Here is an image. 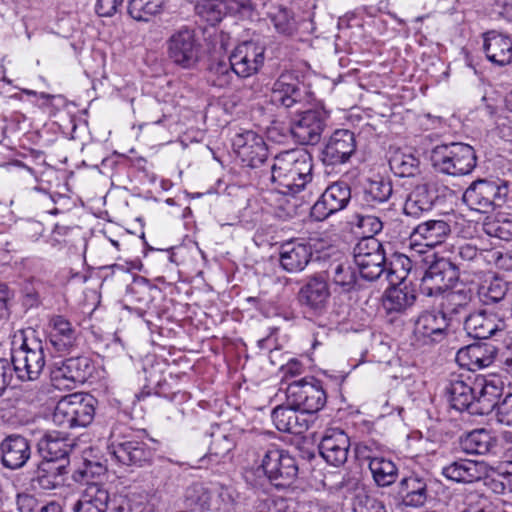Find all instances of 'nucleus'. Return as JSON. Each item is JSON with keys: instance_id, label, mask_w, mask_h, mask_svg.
Instances as JSON below:
<instances>
[{"instance_id": "nucleus-33", "label": "nucleus", "mask_w": 512, "mask_h": 512, "mask_svg": "<svg viewBox=\"0 0 512 512\" xmlns=\"http://www.w3.org/2000/svg\"><path fill=\"white\" fill-rule=\"evenodd\" d=\"M485 470L486 466L483 462L461 459L443 467L442 474L448 480L457 483H472L480 480Z\"/></svg>"}, {"instance_id": "nucleus-40", "label": "nucleus", "mask_w": 512, "mask_h": 512, "mask_svg": "<svg viewBox=\"0 0 512 512\" xmlns=\"http://www.w3.org/2000/svg\"><path fill=\"white\" fill-rule=\"evenodd\" d=\"M508 291L509 283L507 281L493 277L479 286L477 294L483 305H503L506 302Z\"/></svg>"}, {"instance_id": "nucleus-56", "label": "nucleus", "mask_w": 512, "mask_h": 512, "mask_svg": "<svg viewBox=\"0 0 512 512\" xmlns=\"http://www.w3.org/2000/svg\"><path fill=\"white\" fill-rule=\"evenodd\" d=\"M151 290L152 288L149 283L143 279L135 281L133 285L128 288L129 294L141 305V307H139L140 310L144 307H149L152 301Z\"/></svg>"}, {"instance_id": "nucleus-14", "label": "nucleus", "mask_w": 512, "mask_h": 512, "mask_svg": "<svg viewBox=\"0 0 512 512\" xmlns=\"http://www.w3.org/2000/svg\"><path fill=\"white\" fill-rule=\"evenodd\" d=\"M307 86L292 73H282L273 83L270 101L273 105L286 109L308 101Z\"/></svg>"}, {"instance_id": "nucleus-13", "label": "nucleus", "mask_w": 512, "mask_h": 512, "mask_svg": "<svg viewBox=\"0 0 512 512\" xmlns=\"http://www.w3.org/2000/svg\"><path fill=\"white\" fill-rule=\"evenodd\" d=\"M357 148L355 134L348 129L335 130L323 143L320 159L324 165L347 163Z\"/></svg>"}, {"instance_id": "nucleus-46", "label": "nucleus", "mask_w": 512, "mask_h": 512, "mask_svg": "<svg viewBox=\"0 0 512 512\" xmlns=\"http://www.w3.org/2000/svg\"><path fill=\"white\" fill-rule=\"evenodd\" d=\"M111 497L104 484L92 482L87 483L78 501L90 504L100 511L107 512Z\"/></svg>"}, {"instance_id": "nucleus-34", "label": "nucleus", "mask_w": 512, "mask_h": 512, "mask_svg": "<svg viewBox=\"0 0 512 512\" xmlns=\"http://www.w3.org/2000/svg\"><path fill=\"white\" fill-rule=\"evenodd\" d=\"M439 307L449 320L460 314H466L473 298L470 288L463 287L457 290L448 289L439 294Z\"/></svg>"}, {"instance_id": "nucleus-58", "label": "nucleus", "mask_w": 512, "mask_h": 512, "mask_svg": "<svg viewBox=\"0 0 512 512\" xmlns=\"http://www.w3.org/2000/svg\"><path fill=\"white\" fill-rule=\"evenodd\" d=\"M495 419L499 424L512 427V393L507 394L498 404Z\"/></svg>"}, {"instance_id": "nucleus-1", "label": "nucleus", "mask_w": 512, "mask_h": 512, "mask_svg": "<svg viewBox=\"0 0 512 512\" xmlns=\"http://www.w3.org/2000/svg\"><path fill=\"white\" fill-rule=\"evenodd\" d=\"M256 467L244 470L245 482L255 489H261L268 482L276 489L291 487L298 477V464L288 451L275 445L253 449Z\"/></svg>"}, {"instance_id": "nucleus-3", "label": "nucleus", "mask_w": 512, "mask_h": 512, "mask_svg": "<svg viewBox=\"0 0 512 512\" xmlns=\"http://www.w3.org/2000/svg\"><path fill=\"white\" fill-rule=\"evenodd\" d=\"M430 160L437 172L450 176L468 175L477 165L474 148L461 142L437 145L431 151Z\"/></svg>"}, {"instance_id": "nucleus-44", "label": "nucleus", "mask_w": 512, "mask_h": 512, "mask_svg": "<svg viewBox=\"0 0 512 512\" xmlns=\"http://www.w3.org/2000/svg\"><path fill=\"white\" fill-rule=\"evenodd\" d=\"M389 166L399 177H414L420 172V161L411 153L395 151L389 159Z\"/></svg>"}, {"instance_id": "nucleus-28", "label": "nucleus", "mask_w": 512, "mask_h": 512, "mask_svg": "<svg viewBox=\"0 0 512 512\" xmlns=\"http://www.w3.org/2000/svg\"><path fill=\"white\" fill-rule=\"evenodd\" d=\"M49 326V341L56 351L70 352L76 347L78 332L68 319L62 315H54L49 320Z\"/></svg>"}, {"instance_id": "nucleus-25", "label": "nucleus", "mask_w": 512, "mask_h": 512, "mask_svg": "<svg viewBox=\"0 0 512 512\" xmlns=\"http://www.w3.org/2000/svg\"><path fill=\"white\" fill-rule=\"evenodd\" d=\"M392 183L389 179L376 177L368 179L362 188L360 206L364 211L380 210L391 198Z\"/></svg>"}, {"instance_id": "nucleus-48", "label": "nucleus", "mask_w": 512, "mask_h": 512, "mask_svg": "<svg viewBox=\"0 0 512 512\" xmlns=\"http://www.w3.org/2000/svg\"><path fill=\"white\" fill-rule=\"evenodd\" d=\"M234 74L230 59L228 62L217 61L210 64L207 80L212 86L225 88L231 84Z\"/></svg>"}, {"instance_id": "nucleus-35", "label": "nucleus", "mask_w": 512, "mask_h": 512, "mask_svg": "<svg viewBox=\"0 0 512 512\" xmlns=\"http://www.w3.org/2000/svg\"><path fill=\"white\" fill-rule=\"evenodd\" d=\"M500 396L499 388L492 382L479 381L471 415H487L493 410L496 412L502 400Z\"/></svg>"}, {"instance_id": "nucleus-2", "label": "nucleus", "mask_w": 512, "mask_h": 512, "mask_svg": "<svg viewBox=\"0 0 512 512\" xmlns=\"http://www.w3.org/2000/svg\"><path fill=\"white\" fill-rule=\"evenodd\" d=\"M313 158L305 149L284 151L274 158L271 181L282 193H298L312 179Z\"/></svg>"}, {"instance_id": "nucleus-49", "label": "nucleus", "mask_w": 512, "mask_h": 512, "mask_svg": "<svg viewBox=\"0 0 512 512\" xmlns=\"http://www.w3.org/2000/svg\"><path fill=\"white\" fill-rule=\"evenodd\" d=\"M328 273H331L333 283L339 286L343 292H349L355 289L357 285V275L355 269L350 265L340 263L331 266Z\"/></svg>"}, {"instance_id": "nucleus-60", "label": "nucleus", "mask_w": 512, "mask_h": 512, "mask_svg": "<svg viewBox=\"0 0 512 512\" xmlns=\"http://www.w3.org/2000/svg\"><path fill=\"white\" fill-rule=\"evenodd\" d=\"M69 460H50L42 459L39 465L45 468L46 473L54 475L58 479H64V476L68 473Z\"/></svg>"}, {"instance_id": "nucleus-38", "label": "nucleus", "mask_w": 512, "mask_h": 512, "mask_svg": "<svg viewBox=\"0 0 512 512\" xmlns=\"http://www.w3.org/2000/svg\"><path fill=\"white\" fill-rule=\"evenodd\" d=\"M451 232L450 225L444 220H429L414 228L413 235L425 241V246L435 247L445 241Z\"/></svg>"}, {"instance_id": "nucleus-37", "label": "nucleus", "mask_w": 512, "mask_h": 512, "mask_svg": "<svg viewBox=\"0 0 512 512\" xmlns=\"http://www.w3.org/2000/svg\"><path fill=\"white\" fill-rule=\"evenodd\" d=\"M460 447L467 454L485 455L497 447V440L485 429H476L460 439Z\"/></svg>"}, {"instance_id": "nucleus-6", "label": "nucleus", "mask_w": 512, "mask_h": 512, "mask_svg": "<svg viewBox=\"0 0 512 512\" xmlns=\"http://www.w3.org/2000/svg\"><path fill=\"white\" fill-rule=\"evenodd\" d=\"M353 258L360 276L367 281H375L386 273L384 247L373 236H365L357 242L353 248Z\"/></svg>"}, {"instance_id": "nucleus-47", "label": "nucleus", "mask_w": 512, "mask_h": 512, "mask_svg": "<svg viewBox=\"0 0 512 512\" xmlns=\"http://www.w3.org/2000/svg\"><path fill=\"white\" fill-rule=\"evenodd\" d=\"M165 0H130L128 13L136 21L148 22L161 13Z\"/></svg>"}, {"instance_id": "nucleus-9", "label": "nucleus", "mask_w": 512, "mask_h": 512, "mask_svg": "<svg viewBox=\"0 0 512 512\" xmlns=\"http://www.w3.org/2000/svg\"><path fill=\"white\" fill-rule=\"evenodd\" d=\"M460 276V267L448 258H435L426 269L420 283V293L437 297L450 289Z\"/></svg>"}, {"instance_id": "nucleus-27", "label": "nucleus", "mask_w": 512, "mask_h": 512, "mask_svg": "<svg viewBox=\"0 0 512 512\" xmlns=\"http://www.w3.org/2000/svg\"><path fill=\"white\" fill-rule=\"evenodd\" d=\"M308 415L306 412L286 403V406L274 408L271 417L279 431L299 435L309 429L310 420Z\"/></svg>"}, {"instance_id": "nucleus-42", "label": "nucleus", "mask_w": 512, "mask_h": 512, "mask_svg": "<svg viewBox=\"0 0 512 512\" xmlns=\"http://www.w3.org/2000/svg\"><path fill=\"white\" fill-rule=\"evenodd\" d=\"M194 4L195 15L200 21L209 26H216L219 24L226 12L223 11V3L219 0H187Z\"/></svg>"}, {"instance_id": "nucleus-52", "label": "nucleus", "mask_w": 512, "mask_h": 512, "mask_svg": "<svg viewBox=\"0 0 512 512\" xmlns=\"http://www.w3.org/2000/svg\"><path fill=\"white\" fill-rule=\"evenodd\" d=\"M484 232L490 237L504 241L512 240V220L508 218H495L484 222Z\"/></svg>"}, {"instance_id": "nucleus-64", "label": "nucleus", "mask_w": 512, "mask_h": 512, "mask_svg": "<svg viewBox=\"0 0 512 512\" xmlns=\"http://www.w3.org/2000/svg\"><path fill=\"white\" fill-rule=\"evenodd\" d=\"M481 499L476 503H470L461 512H505L504 510L495 506L487 498L480 497Z\"/></svg>"}, {"instance_id": "nucleus-31", "label": "nucleus", "mask_w": 512, "mask_h": 512, "mask_svg": "<svg viewBox=\"0 0 512 512\" xmlns=\"http://www.w3.org/2000/svg\"><path fill=\"white\" fill-rule=\"evenodd\" d=\"M71 450L67 436L58 431L46 432L37 443V452L42 459L66 461Z\"/></svg>"}, {"instance_id": "nucleus-26", "label": "nucleus", "mask_w": 512, "mask_h": 512, "mask_svg": "<svg viewBox=\"0 0 512 512\" xmlns=\"http://www.w3.org/2000/svg\"><path fill=\"white\" fill-rule=\"evenodd\" d=\"M506 328L505 321L486 311L465 316L464 329L475 339H488Z\"/></svg>"}, {"instance_id": "nucleus-19", "label": "nucleus", "mask_w": 512, "mask_h": 512, "mask_svg": "<svg viewBox=\"0 0 512 512\" xmlns=\"http://www.w3.org/2000/svg\"><path fill=\"white\" fill-rule=\"evenodd\" d=\"M449 319L439 310H425L415 321L414 332L424 344L442 342L448 335Z\"/></svg>"}, {"instance_id": "nucleus-18", "label": "nucleus", "mask_w": 512, "mask_h": 512, "mask_svg": "<svg viewBox=\"0 0 512 512\" xmlns=\"http://www.w3.org/2000/svg\"><path fill=\"white\" fill-rule=\"evenodd\" d=\"M234 149L242 163L251 168L262 165L268 156V149L262 136L247 130L237 134L233 140Z\"/></svg>"}, {"instance_id": "nucleus-57", "label": "nucleus", "mask_w": 512, "mask_h": 512, "mask_svg": "<svg viewBox=\"0 0 512 512\" xmlns=\"http://www.w3.org/2000/svg\"><path fill=\"white\" fill-rule=\"evenodd\" d=\"M353 512H387V510L382 501L365 495L356 498Z\"/></svg>"}, {"instance_id": "nucleus-59", "label": "nucleus", "mask_w": 512, "mask_h": 512, "mask_svg": "<svg viewBox=\"0 0 512 512\" xmlns=\"http://www.w3.org/2000/svg\"><path fill=\"white\" fill-rule=\"evenodd\" d=\"M481 257L482 252L470 243L460 245L455 252V260L459 261L458 265L477 262Z\"/></svg>"}, {"instance_id": "nucleus-4", "label": "nucleus", "mask_w": 512, "mask_h": 512, "mask_svg": "<svg viewBox=\"0 0 512 512\" xmlns=\"http://www.w3.org/2000/svg\"><path fill=\"white\" fill-rule=\"evenodd\" d=\"M107 449L117 462L127 466L150 465L155 455V450L132 432L117 433L113 430Z\"/></svg>"}, {"instance_id": "nucleus-54", "label": "nucleus", "mask_w": 512, "mask_h": 512, "mask_svg": "<svg viewBox=\"0 0 512 512\" xmlns=\"http://www.w3.org/2000/svg\"><path fill=\"white\" fill-rule=\"evenodd\" d=\"M382 452V445L374 440H366L358 442L355 445V455L359 461H367L368 465L372 461L379 460Z\"/></svg>"}, {"instance_id": "nucleus-63", "label": "nucleus", "mask_w": 512, "mask_h": 512, "mask_svg": "<svg viewBox=\"0 0 512 512\" xmlns=\"http://www.w3.org/2000/svg\"><path fill=\"white\" fill-rule=\"evenodd\" d=\"M107 512H132V506L127 496L113 494Z\"/></svg>"}, {"instance_id": "nucleus-62", "label": "nucleus", "mask_w": 512, "mask_h": 512, "mask_svg": "<svg viewBox=\"0 0 512 512\" xmlns=\"http://www.w3.org/2000/svg\"><path fill=\"white\" fill-rule=\"evenodd\" d=\"M17 507L19 512H39L41 506L33 495L18 494Z\"/></svg>"}, {"instance_id": "nucleus-41", "label": "nucleus", "mask_w": 512, "mask_h": 512, "mask_svg": "<svg viewBox=\"0 0 512 512\" xmlns=\"http://www.w3.org/2000/svg\"><path fill=\"white\" fill-rule=\"evenodd\" d=\"M268 16L278 34L292 37L298 32L299 21L291 9L278 6Z\"/></svg>"}, {"instance_id": "nucleus-24", "label": "nucleus", "mask_w": 512, "mask_h": 512, "mask_svg": "<svg viewBox=\"0 0 512 512\" xmlns=\"http://www.w3.org/2000/svg\"><path fill=\"white\" fill-rule=\"evenodd\" d=\"M430 480L418 474L404 477L398 483L397 495L406 507L420 508L429 499L428 484Z\"/></svg>"}, {"instance_id": "nucleus-12", "label": "nucleus", "mask_w": 512, "mask_h": 512, "mask_svg": "<svg viewBox=\"0 0 512 512\" xmlns=\"http://www.w3.org/2000/svg\"><path fill=\"white\" fill-rule=\"evenodd\" d=\"M330 290L326 277L316 274L307 279L298 292V302L309 317L320 316L327 310Z\"/></svg>"}, {"instance_id": "nucleus-15", "label": "nucleus", "mask_w": 512, "mask_h": 512, "mask_svg": "<svg viewBox=\"0 0 512 512\" xmlns=\"http://www.w3.org/2000/svg\"><path fill=\"white\" fill-rule=\"evenodd\" d=\"M92 360L87 356L70 357L56 364L52 370V380L56 386L74 388L84 384L93 374Z\"/></svg>"}, {"instance_id": "nucleus-43", "label": "nucleus", "mask_w": 512, "mask_h": 512, "mask_svg": "<svg viewBox=\"0 0 512 512\" xmlns=\"http://www.w3.org/2000/svg\"><path fill=\"white\" fill-rule=\"evenodd\" d=\"M368 468L378 487H388L397 480L398 468L390 459L381 457L379 460L372 461Z\"/></svg>"}, {"instance_id": "nucleus-39", "label": "nucleus", "mask_w": 512, "mask_h": 512, "mask_svg": "<svg viewBox=\"0 0 512 512\" xmlns=\"http://www.w3.org/2000/svg\"><path fill=\"white\" fill-rule=\"evenodd\" d=\"M70 403L73 407V421L75 427H86L95 415L96 399L91 395L80 393L70 394Z\"/></svg>"}, {"instance_id": "nucleus-61", "label": "nucleus", "mask_w": 512, "mask_h": 512, "mask_svg": "<svg viewBox=\"0 0 512 512\" xmlns=\"http://www.w3.org/2000/svg\"><path fill=\"white\" fill-rule=\"evenodd\" d=\"M223 3V11L230 14H246L251 12V0H219Z\"/></svg>"}, {"instance_id": "nucleus-36", "label": "nucleus", "mask_w": 512, "mask_h": 512, "mask_svg": "<svg viewBox=\"0 0 512 512\" xmlns=\"http://www.w3.org/2000/svg\"><path fill=\"white\" fill-rule=\"evenodd\" d=\"M416 298L413 288L392 285L385 292L383 306L388 313H403L415 304Z\"/></svg>"}, {"instance_id": "nucleus-16", "label": "nucleus", "mask_w": 512, "mask_h": 512, "mask_svg": "<svg viewBox=\"0 0 512 512\" xmlns=\"http://www.w3.org/2000/svg\"><path fill=\"white\" fill-rule=\"evenodd\" d=\"M351 200V188L344 181L329 185L311 208V216L316 221H323L330 215L343 210Z\"/></svg>"}, {"instance_id": "nucleus-30", "label": "nucleus", "mask_w": 512, "mask_h": 512, "mask_svg": "<svg viewBox=\"0 0 512 512\" xmlns=\"http://www.w3.org/2000/svg\"><path fill=\"white\" fill-rule=\"evenodd\" d=\"M483 50L487 59L498 66H506L512 62V38L507 35L495 31L487 32Z\"/></svg>"}, {"instance_id": "nucleus-22", "label": "nucleus", "mask_w": 512, "mask_h": 512, "mask_svg": "<svg viewBox=\"0 0 512 512\" xmlns=\"http://www.w3.org/2000/svg\"><path fill=\"white\" fill-rule=\"evenodd\" d=\"M0 454L5 468L18 470L31 458L30 441L20 434L7 435L0 443Z\"/></svg>"}, {"instance_id": "nucleus-17", "label": "nucleus", "mask_w": 512, "mask_h": 512, "mask_svg": "<svg viewBox=\"0 0 512 512\" xmlns=\"http://www.w3.org/2000/svg\"><path fill=\"white\" fill-rule=\"evenodd\" d=\"M264 53V46L252 40L239 44L229 56L235 75L247 78L255 74L264 63Z\"/></svg>"}, {"instance_id": "nucleus-55", "label": "nucleus", "mask_w": 512, "mask_h": 512, "mask_svg": "<svg viewBox=\"0 0 512 512\" xmlns=\"http://www.w3.org/2000/svg\"><path fill=\"white\" fill-rule=\"evenodd\" d=\"M31 481L34 488L38 487L42 490H53L61 486L64 479H58L54 475L46 473L45 468L38 464Z\"/></svg>"}, {"instance_id": "nucleus-51", "label": "nucleus", "mask_w": 512, "mask_h": 512, "mask_svg": "<svg viewBox=\"0 0 512 512\" xmlns=\"http://www.w3.org/2000/svg\"><path fill=\"white\" fill-rule=\"evenodd\" d=\"M70 395L62 397L53 412V423L63 429L75 428L73 421V407L70 403Z\"/></svg>"}, {"instance_id": "nucleus-10", "label": "nucleus", "mask_w": 512, "mask_h": 512, "mask_svg": "<svg viewBox=\"0 0 512 512\" xmlns=\"http://www.w3.org/2000/svg\"><path fill=\"white\" fill-rule=\"evenodd\" d=\"M329 115L324 108L308 109L300 112L291 122L290 132L302 145L319 143L327 126Z\"/></svg>"}, {"instance_id": "nucleus-8", "label": "nucleus", "mask_w": 512, "mask_h": 512, "mask_svg": "<svg viewBox=\"0 0 512 512\" xmlns=\"http://www.w3.org/2000/svg\"><path fill=\"white\" fill-rule=\"evenodd\" d=\"M326 401L327 395L321 381L313 377L293 381L286 388V403L309 415L320 411Z\"/></svg>"}, {"instance_id": "nucleus-20", "label": "nucleus", "mask_w": 512, "mask_h": 512, "mask_svg": "<svg viewBox=\"0 0 512 512\" xmlns=\"http://www.w3.org/2000/svg\"><path fill=\"white\" fill-rule=\"evenodd\" d=\"M350 439L340 428H328L319 444V453L330 465L339 467L348 458Z\"/></svg>"}, {"instance_id": "nucleus-7", "label": "nucleus", "mask_w": 512, "mask_h": 512, "mask_svg": "<svg viewBox=\"0 0 512 512\" xmlns=\"http://www.w3.org/2000/svg\"><path fill=\"white\" fill-rule=\"evenodd\" d=\"M46 364L44 346L40 339L24 337L18 350L12 356V371L21 381H36Z\"/></svg>"}, {"instance_id": "nucleus-23", "label": "nucleus", "mask_w": 512, "mask_h": 512, "mask_svg": "<svg viewBox=\"0 0 512 512\" xmlns=\"http://www.w3.org/2000/svg\"><path fill=\"white\" fill-rule=\"evenodd\" d=\"M313 255L312 246L300 239H292L281 244L279 262L281 267L289 273L303 271Z\"/></svg>"}, {"instance_id": "nucleus-32", "label": "nucleus", "mask_w": 512, "mask_h": 512, "mask_svg": "<svg viewBox=\"0 0 512 512\" xmlns=\"http://www.w3.org/2000/svg\"><path fill=\"white\" fill-rule=\"evenodd\" d=\"M437 199V190L433 185L419 184L409 194L403 207L404 214L417 218L424 212L430 211Z\"/></svg>"}, {"instance_id": "nucleus-29", "label": "nucleus", "mask_w": 512, "mask_h": 512, "mask_svg": "<svg viewBox=\"0 0 512 512\" xmlns=\"http://www.w3.org/2000/svg\"><path fill=\"white\" fill-rule=\"evenodd\" d=\"M208 453L198 460V468L219 464L236 446L235 440L217 425L212 427Z\"/></svg>"}, {"instance_id": "nucleus-53", "label": "nucleus", "mask_w": 512, "mask_h": 512, "mask_svg": "<svg viewBox=\"0 0 512 512\" xmlns=\"http://www.w3.org/2000/svg\"><path fill=\"white\" fill-rule=\"evenodd\" d=\"M106 467L100 462L85 460L82 467L73 473V480L85 484L94 482L93 479L105 475Z\"/></svg>"}, {"instance_id": "nucleus-5", "label": "nucleus", "mask_w": 512, "mask_h": 512, "mask_svg": "<svg viewBox=\"0 0 512 512\" xmlns=\"http://www.w3.org/2000/svg\"><path fill=\"white\" fill-rule=\"evenodd\" d=\"M508 192L506 181L478 179L465 190L462 200L471 210L489 213L503 206Z\"/></svg>"}, {"instance_id": "nucleus-45", "label": "nucleus", "mask_w": 512, "mask_h": 512, "mask_svg": "<svg viewBox=\"0 0 512 512\" xmlns=\"http://www.w3.org/2000/svg\"><path fill=\"white\" fill-rule=\"evenodd\" d=\"M457 359L461 365L467 366L469 370H476L488 367L492 359L486 355V349L480 345H469L457 353Z\"/></svg>"}, {"instance_id": "nucleus-11", "label": "nucleus", "mask_w": 512, "mask_h": 512, "mask_svg": "<svg viewBox=\"0 0 512 512\" xmlns=\"http://www.w3.org/2000/svg\"><path fill=\"white\" fill-rule=\"evenodd\" d=\"M169 59L177 66L192 69L199 61L200 44L194 30L183 27L173 33L167 41Z\"/></svg>"}, {"instance_id": "nucleus-50", "label": "nucleus", "mask_w": 512, "mask_h": 512, "mask_svg": "<svg viewBox=\"0 0 512 512\" xmlns=\"http://www.w3.org/2000/svg\"><path fill=\"white\" fill-rule=\"evenodd\" d=\"M253 512H295L293 501L284 497L258 498L253 505Z\"/></svg>"}, {"instance_id": "nucleus-21", "label": "nucleus", "mask_w": 512, "mask_h": 512, "mask_svg": "<svg viewBox=\"0 0 512 512\" xmlns=\"http://www.w3.org/2000/svg\"><path fill=\"white\" fill-rule=\"evenodd\" d=\"M478 382L472 381L470 378L463 379L460 375L449 379L444 391L450 407L459 412L467 411L472 414Z\"/></svg>"}]
</instances>
